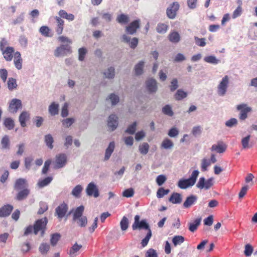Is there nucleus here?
Here are the masks:
<instances>
[{
	"instance_id": "f257e3e1",
	"label": "nucleus",
	"mask_w": 257,
	"mask_h": 257,
	"mask_svg": "<svg viewBox=\"0 0 257 257\" xmlns=\"http://www.w3.org/2000/svg\"><path fill=\"white\" fill-rule=\"evenodd\" d=\"M84 207L81 205L75 209L72 210L70 213H72L73 220L80 227H85L87 224V217L83 215Z\"/></svg>"
},
{
	"instance_id": "f03ea898",
	"label": "nucleus",
	"mask_w": 257,
	"mask_h": 257,
	"mask_svg": "<svg viewBox=\"0 0 257 257\" xmlns=\"http://www.w3.org/2000/svg\"><path fill=\"white\" fill-rule=\"evenodd\" d=\"M48 223V219L46 217L38 220L36 221L34 226L30 225L28 226L25 231L24 234L27 235L34 230L35 234H37L39 231H41V236H43L45 233L46 226Z\"/></svg>"
},
{
	"instance_id": "7ed1b4c3",
	"label": "nucleus",
	"mask_w": 257,
	"mask_h": 257,
	"mask_svg": "<svg viewBox=\"0 0 257 257\" xmlns=\"http://www.w3.org/2000/svg\"><path fill=\"white\" fill-rule=\"evenodd\" d=\"M199 173V172L198 170L193 171L191 176L188 179H180L178 181V186L182 189H185L193 186L196 181Z\"/></svg>"
},
{
	"instance_id": "20e7f679",
	"label": "nucleus",
	"mask_w": 257,
	"mask_h": 257,
	"mask_svg": "<svg viewBox=\"0 0 257 257\" xmlns=\"http://www.w3.org/2000/svg\"><path fill=\"white\" fill-rule=\"evenodd\" d=\"M229 83V77L225 75L219 82L217 87V92L219 96H223L225 95Z\"/></svg>"
},
{
	"instance_id": "39448f33",
	"label": "nucleus",
	"mask_w": 257,
	"mask_h": 257,
	"mask_svg": "<svg viewBox=\"0 0 257 257\" xmlns=\"http://www.w3.org/2000/svg\"><path fill=\"white\" fill-rule=\"evenodd\" d=\"M214 179L213 177L207 180H206L204 177H201L196 184V187L201 190H208L214 185Z\"/></svg>"
},
{
	"instance_id": "423d86ee",
	"label": "nucleus",
	"mask_w": 257,
	"mask_h": 257,
	"mask_svg": "<svg viewBox=\"0 0 257 257\" xmlns=\"http://www.w3.org/2000/svg\"><path fill=\"white\" fill-rule=\"evenodd\" d=\"M71 53V48L69 45H61L56 49L54 55L56 57H60L66 56Z\"/></svg>"
},
{
	"instance_id": "0eeeda50",
	"label": "nucleus",
	"mask_w": 257,
	"mask_h": 257,
	"mask_svg": "<svg viewBox=\"0 0 257 257\" xmlns=\"http://www.w3.org/2000/svg\"><path fill=\"white\" fill-rule=\"evenodd\" d=\"M140 217L138 215H136L135 216V221L132 225L133 229L135 230L138 229H145L148 230V231H149V229H151L146 220L145 219H144L140 221Z\"/></svg>"
},
{
	"instance_id": "6e6552de",
	"label": "nucleus",
	"mask_w": 257,
	"mask_h": 257,
	"mask_svg": "<svg viewBox=\"0 0 257 257\" xmlns=\"http://www.w3.org/2000/svg\"><path fill=\"white\" fill-rule=\"evenodd\" d=\"M85 191L86 194L89 196L97 198L99 195L98 188L94 182H91L87 185Z\"/></svg>"
},
{
	"instance_id": "1a4fd4ad",
	"label": "nucleus",
	"mask_w": 257,
	"mask_h": 257,
	"mask_svg": "<svg viewBox=\"0 0 257 257\" xmlns=\"http://www.w3.org/2000/svg\"><path fill=\"white\" fill-rule=\"evenodd\" d=\"M236 108L240 111L239 118L241 120H244L247 117V113L252 110L250 107L247 106L246 104L242 103L237 106Z\"/></svg>"
},
{
	"instance_id": "9d476101",
	"label": "nucleus",
	"mask_w": 257,
	"mask_h": 257,
	"mask_svg": "<svg viewBox=\"0 0 257 257\" xmlns=\"http://www.w3.org/2000/svg\"><path fill=\"white\" fill-rule=\"evenodd\" d=\"M180 7L178 2H173L167 9L166 14L168 17L171 19H173L176 16V13Z\"/></svg>"
},
{
	"instance_id": "9b49d317",
	"label": "nucleus",
	"mask_w": 257,
	"mask_h": 257,
	"mask_svg": "<svg viewBox=\"0 0 257 257\" xmlns=\"http://www.w3.org/2000/svg\"><path fill=\"white\" fill-rule=\"evenodd\" d=\"M22 103L20 99L14 98L10 102L9 110L11 113H16L18 110L22 108Z\"/></svg>"
},
{
	"instance_id": "f8f14e48",
	"label": "nucleus",
	"mask_w": 257,
	"mask_h": 257,
	"mask_svg": "<svg viewBox=\"0 0 257 257\" xmlns=\"http://www.w3.org/2000/svg\"><path fill=\"white\" fill-rule=\"evenodd\" d=\"M147 90L149 93H156L158 90V83L153 78H149L146 81Z\"/></svg>"
},
{
	"instance_id": "ddd939ff",
	"label": "nucleus",
	"mask_w": 257,
	"mask_h": 257,
	"mask_svg": "<svg viewBox=\"0 0 257 257\" xmlns=\"http://www.w3.org/2000/svg\"><path fill=\"white\" fill-rule=\"evenodd\" d=\"M67 163V156L65 154H60L56 156L55 168L58 169L64 167Z\"/></svg>"
},
{
	"instance_id": "4468645a",
	"label": "nucleus",
	"mask_w": 257,
	"mask_h": 257,
	"mask_svg": "<svg viewBox=\"0 0 257 257\" xmlns=\"http://www.w3.org/2000/svg\"><path fill=\"white\" fill-rule=\"evenodd\" d=\"M118 117L115 114H111L107 120V125L110 131L115 130L118 126Z\"/></svg>"
},
{
	"instance_id": "2eb2a0df",
	"label": "nucleus",
	"mask_w": 257,
	"mask_h": 257,
	"mask_svg": "<svg viewBox=\"0 0 257 257\" xmlns=\"http://www.w3.org/2000/svg\"><path fill=\"white\" fill-rule=\"evenodd\" d=\"M68 210V206L66 204L63 203L60 204L56 208V213L59 218H63L66 214Z\"/></svg>"
},
{
	"instance_id": "dca6fc26",
	"label": "nucleus",
	"mask_w": 257,
	"mask_h": 257,
	"mask_svg": "<svg viewBox=\"0 0 257 257\" xmlns=\"http://www.w3.org/2000/svg\"><path fill=\"white\" fill-rule=\"evenodd\" d=\"M139 27L140 21L135 20L126 27V31L130 34H134L136 32L137 29H138Z\"/></svg>"
},
{
	"instance_id": "f3484780",
	"label": "nucleus",
	"mask_w": 257,
	"mask_h": 257,
	"mask_svg": "<svg viewBox=\"0 0 257 257\" xmlns=\"http://www.w3.org/2000/svg\"><path fill=\"white\" fill-rule=\"evenodd\" d=\"M5 59L8 61H10L13 58V53L14 52V49L12 47H7L6 49L1 50Z\"/></svg>"
},
{
	"instance_id": "a211bd4d",
	"label": "nucleus",
	"mask_w": 257,
	"mask_h": 257,
	"mask_svg": "<svg viewBox=\"0 0 257 257\" xmlns=\"http://www.w3.org/2000/svg\"><path fill=\"white\" fill-rule=\"evenodd\" d=\"M197 200V197L194 195L187 197L183 203V207L185 208H188L194 204Z\"/></svg>"
},
{
	"instance_id": "6ab92c4d",
	"label": "nucleus",
	"mask_w": 257,
	"mask_h": 257,
	"mask_svg": "<svg viewBox=\"0 0 257 257\" xmlns=\"http://www.w3.org/2000/svg\"><path fill=\"white\" fill-rule=\"evenodd\" d=\"M173 147L174 143L168 138L164 139L160 145V148L165 150H171Z\"/></svg>"
},
{
	"instance_id": "aec40b11",
	"label": "nucleus",
	"mask_w": 257,
	"mask_h": 257,
	"mask_svg": "<svg viewBox=\"0 0 257 257\" xmlns=\"http://www.w3.org/2000/svg\"><path fill=\"white\" fill-rule=\"evenodd\" d=\"M226 145L222 143H218L212 146L211 148V151H214L217 153H222L226 149Z\"/></svg>"
},
{
	"instance_id": "412c9836",
	"label": "nucleus",
	"mask_w": 257,
	"mask_h": 257,
	"mask_svg": "<svg viewBox=\"0 0 257 257\" xmlns=\"http://www.w3.org/2000/svg\"><path fill=\"white\" fill-rule=\"evenodd\" d=\"M13 209V206L6 205L0 208V217H4L9 216Z\"/></svg>"
},
{
	"instance_id": "4be33fe9",
	"label": "nucleus",
	"mask_w": 257,
	"mask_h": 257,
	"mask_svg": "<svg viewBox=\"0 0 257 257\" xmlns=\"http://www.w3.org/2000/svg\"><path fill=\"white\" fill-rule=\"evenodd\" d=\"M115 148V143L111 142L109 144L108 147L105 150L104 161H107L110 158Z\"/></svg>"
},
{
	"instance_id": "5701e85b",
	"label": "nucleus",
	"mask_w": 257,
	"mask_h": 257,
	"mask_svg": "<svg viewBox=\"0 0 257 257\" xmlns=\"http://www.w3.org/2000/svg\"><path fill=\"white\" fill-rule=\"evenodd\" d=\"M115 148V143L111 142L109 144L108 147L105 150L104 161H107L110 158Z\"/></svg>"
},
{
	"instance_id": "b1692460",
	"label": "nucleus",
	"mask_w": 257,
	"mask_h": 257,
	"mask_svg": "<svg viewBox=\"0 0 257 257\" xmlns=\"http://www.w3.org/2000/svg\"><path fill=\"white\" fill-rule=\"evenodd\" d=\"M30 118V113L26 111H23L19 116V121L22 127L26 126V121Z\"/></svg>"
},
{
	"instance_id": "393cba45",
	"label": "nucleus",
	"mask_w": 257,
	"mask_h": 257,
	"mask_svg": "<svg viewBox=\"0 0 257 257\" xmlns=\"http://www.w3.org/2000/svg\"><path fill=\"white\" fill-rule=\"evenodd\" d=\"M28 186L27 181L23 178H20L16 180L14 188L16 190H20L25 188Z\"/></svg>"
},
{
	"instance_id": "a878e982",
	"label": "nucleus",
	"mask_w": 257,
	"mask_h": 257,
	"mask_svg": "<svg viewBox=\"0 0 257 257\" xmlns=\"http://www.w3.org/2000/svg\"><path fill=\"white\" fill-rule=\"evenodd\" d=\"M57 22V27L56 28V31L58 35L62 33L63 30V26L64 21L60 17L56 16L55 18Z\"/></svg>"
},
{
	"instance_id": "bb28decb",
	"label": "nucleus",
	"mask_w": 257,
	"mask_h": 257,
	"mask_svg": "<svg viewBox=\"0 0 257 257\" xmlns=\"http://www.w3.org/2000/svg\"><path fill=\"white\" fill-rule=\"evenodd\" d=\"M168 38L169 40L173 43H178L180 41V35L176 31L171 32Z\"/></svg>"
},
{
	"instance_id": "cd10ccee",
	"label": "nucleus",
	"mask_w": 257,
	"mask_h": 257,
	"mask_svg": "<svg viewBox=\"0 0 257 257\" xmlns=\"http://www.w3.org/2000/svg\"><path fill=\"white\" fill-rule=\"evenodd\" d=\"M144 65L145 62L141 61L135 66L134 71L135 75H141L143 73Z\"/></svg>"
},
{
	"instance_id": "c85d7f7f",
	"label": "nucleus",
	"mask_w": 257,
	"mask_h": 257,
	"mask_svg": "<svg viewBox=\"0 0 257 257\" xmlns=\"http://www.w3.org/2000/svg\"><path fill=\"white\" fill-rule=\"evenodd\" d=\"M103 75L107 79H113L115 76V69L113 67L110 66L103 71Z\"/></svg>"
},
{
	"instance_id": "c756f323",
	"label": "nucleus",
	"mask_w": 257,
	"mask_h": 257,
	"mask_svg": "<svg viewBox=\"0 0 257 257\" xmlns=\"http://www.w3.org/2000/svg\"><path fill=\"white\" fill-rule=\"evenodd\" d=\"M169 200L173 204H179L182 201V197L180 194L178 193H173Z\"/></svg>"
},
{
	"instance_id": "7c9ffc66",
	"label": "nucleus",
	"mask_w": 257,
	"mask_h": 257,
	"mask_svg": "<svg viewBox=\"0 0 257 257\" xmlns=\"http://www.w3.org/2000/svg\"><path fill=\"white\" fill-rule=\"evenodd\" d=\"M59 16L63 19H65L69 21H72L74 20V15L72 14H68L65 11L61 10L59 12Z\"/></svg>"
},
{
	"instance_id": "2f4dec72",
	"label": "nucleus",
	"mask_w": 257,
	"mask_h": 257,
	"mask_svg": "<svg viewBox=\"0 0 257 257\" xmlns=\"http://www.w3.org/2000/svg\"><path fill=\"white\" fill-rule=\"evenodd\" d=\"M59 104L55 102H52L49 106V112L52 115H55L59 112Z\"/></svg>"
},
{
	"instance_id": "473e14b6",
	"label": "nucleus",
	"mask_w": 257,
	"mask_h": 257,
	"mask_svg": "<svg viewBox=\"0 0 257 257\" xmlns=\"http://www.w3.org/2000/svg\"><path fill=\"white\" fill-rule=\"evenodd\" d=\"M82 245L75 243L69 250L70 257H75L77 255V252L81 248Z\"/></svg>"
},
{
	"instance_id": "72a5a7b5",
	"label": "nucleus",
	"mask_w": 257,
	"mask_h": 257,
	"mask_svg": "<svg viewBox=\"0 0 257 257\" xmlns=\"http://www.w3.org/2000/svg\"><path fill=\"white\" fill-rule=\"evenodd\" d=\"M201 220V218H198L196 219L193 222L189 223V230L191 232H194L197 229L198 226L200 225Z\"/></svg>"
},
{
	"instance_id": "f704fd0d",
	"label": "nucleus",
	"mask_w": 257,
	"mask_h": 257,
	"mask_svg": "<svg viewBox=\"0 0 257 257\" xmlns=\"http://www.w3.org/2000/svg\"><path fill=\"white\" fill-rule=\"evenodd\" d=\"M30 193V190L27 188L23 189L20 191L16 197V198L18 200H22L27 198L28 195Z\"/></svg>"
},
{
	"instance_id": "c9c22d12",
	"label": "nucleus",
	"mask_w": 257,
	"mask_h": 257,
	"mask_svg": "<svg viewBox=\"0 0 257 257\" xmlns=\"http://www.w3.org/2000/svg\"><path fill=\"white\" fill-rule=\"evenodd\" d=\"M204 60L205 62L212 64H217L219 63L220 61L215 56L210 55L205 57L204 58Z\"/></svg>"
},
{
	"instance_id": "e433bc0d",
	"label": "nucleus",
	"mask_w": 257,
	"mask_h": 257,
	"mask_svg": "<svg viewBox=\"0 0 257 257\" xmlns=\"http://www.w3.org/2000/svg\"><path fill=\"white\" fill-rule=\"evenodd\" d=\"M4 125L9 130H12L14 128L15 123L14 120L10 117L6 118L4 121Z\"/></svg>"
},
{
	"instance_id": "4c0bfd02",
	"label": "nucleus",
	"mask_w": 257,
	"mask_h": 257,
	"mask_svg": "<svg viewBox=\"0 0 257 257\" xmlns=\"http://www.w3.org/2000/svg\"><path fill=\"white\" fill-rule=\"evenodd\" d=\"M82 190V186L81 185H77L73 189L71 194L76 198H79Z\"/></svg>"
},
{
	"instance_id": "58836bf2",
	"label": "nucleus",
	"mask_w": 257,
	"mask_h": 257,
	"mask_svg": "<svg viewBox=\"0 0 257 257\" xmlns=\"http://www.w3.org/2000/svg\"><path fill=\"white\" fill-rule=\"evenodd\" d=\"M185 240L182 235H175L172 238V242L175 246L181 244Z\"/></svg>"
},
{
	"instance_id": "ea45409f",
	"label": "nucleus",
	"mask_w": 257,
	"mask_h": 257,
	"mask_svg": "<svg viewBox=\"0 0 257 257\" xmlns=\"http://www.w3.org/2000/svg\"><path fill=\"white\" fill-rule=\"evenodd\" d=\"M150 148L149 145L147 143H143L139 147V150L142 155H146Z\"/></svg>"
},
{
	"instance_id": "a19ab883",
	"label": "nucleus",
	"mask_w": 257,
	"mask_h": 257,
	"mask_svg": "<svg viewBox=\"0 0 257 257\" xmlns=\"http://www.w3.org/2000/svg\"><path fill=\"white\" fill-rule=\"evenodd\" d=\"M45 142L47 146L50 149L53 148V143L54 142L53 138L51 135L48 134L45 136Z\"/></svg>"
},
{
	"instance_id": "79ce46f5",
	"label": "nucleus",
	"mask_w": 257,
	"mask_h": 257,
	"mask_svg": "<svg viewBox=\"0 0 257 257\" xmlns=\"http://www.w3.org/2000/svg\"><path fill=\"white\" fill-rule=\"evenodd\" d=\"M1 145L3 149H10V140L7 135H5L3 137L1 140Z\"/></svg>"
},
{
	"instance_id": "37998d69",
	"label": "nucleus",
	"mask_w": 257,
	"mask_h": 257,
	"mask_svg": "<svg viewBox=\"0 0 257 257\" xmlns=\"http://www.w3.org/2000/svg\"><path fill=\"white\" fill-rule=\"evenodd\" d=\"M168 28V26L167 24L164 23H159L157 25L156 30L157 32L159 33L164 34L167 31Z\"/></svg>"
},
{
	"instance_id": "c03bdc74",
	"label": "nucleus",
	"mask_w": 257,
	"mask_h": 257,
	"mask_svg": "<svg viewBox=\"0 0 257 257\" xmlns=\"http://www.w3.org/2000/svg\"><path fill=\"white\" fill-rule=\"evenodd\" d=\"M211 165V161L209 159L204 158L201 161V169L202 171H206L207 170V168Z\"/></svg>"
},
{
	"instance_id": "a18cd8bd",
	"label": "nucleus",
	"mask_w": 257,
	"mask_h": 257,
	"mask_svg": "<svg viewBox=\"0 0 257 257\" xmlns=\"http://www.w3.org/2000/svg\"><path fill=\"white\" fill-rule=\"evenodd\" d=\"M18 86L17 81L13 78H9L8 81V87L10 90L16 89Z\"/></svg>"
},
{
	"instance_id": "49530a36",
	"label": "nucleus",
	"mask_w": 257,
	"mask_h": 257,
	"mask_svg": "<svg viewBox=\"0 0 257 257\" xmlns=\"http://www.w3.org/2000/svg\"><path fill=\"white\" fill-rule=\"evenodd\" d=\"M168 73V68L165 67L163 69H161L159 72V77L161 81H164L167 78V74Z\"/></svg>"
},
{
	"instance_id": "de8ad7c7",
	"label": "nucleus",
	"mask_w": 257,
	"mask_h": 257,
	"mask_svg": "<svg viewBox=\"0 0 257 257\" xmlns=\"http://www.w3.org/2000/svg\"><path fill=\"white\" fill-rule=\"evenodd\" d=\"M116 21L120 24H126L129 22V17L126 15L121 14L117 17Z\"/></svg>"
},
{
	"instance_id": "09e8293b",
	"label": "nucleus",
	"mask_w": 257,
	"mask_h": 257,
	"mask_svg": "<svg viewBox=\"0 0 257 257\" xmlns=\"http://www.w3.org/2000/svg\"><path fill=\"white\" fill-rule=\"evenodd\" d=\"M187 95L186 92L182 89H178L175 94V98L176 100H180L186 97Z\"/></svg>"
},
{
	"instance_id": "8fccbe9b",
	"label": "nucleus",
	"mask_w": 257,
	"mask_h": 257,
	"mask_svg": "<svg viewBox=\"0 0 257 257\" xmlns=\"http://www.w3.org/2000/svg\"><path fill=\"white\" fill-rule=\"evenodd\" d=\"M52 177H48L43 180H40L38 183L39 187L42 188L48 185L52 180Z\"/></svg>"
},
{
	"instance_id": "3c124183",
	"label": "nucleus",
	"mask_w": 257,
	"mask_h": 257,
	"mask_svg": "<svg viewBox=\"0 0 257 257\" xmlns=\"http://www.w3.org/2000/svg\"><path fill=\"white\" fill-rule=\"evenodd\" d=\"M107 99L110 101L112 105H115L118 103L119 97L117 95L114 93H111L108 96Z\"/></svg>"
},
{
	"instance_id": "603ef678",
	"label": "nucleus",
	"mask_w": 257,
	"mask_h": 257,
	"mask_svg": "<svg viewBox=\"0 0 257 257\" xmlns=\"http://www.w3.org/2000/svg\"><path fill=\"white\" fill-rule=\"evenodd\" d=\"M39 31L42 35L45 37L52 36V35L50 34V29L47 26H42L40 28Z\"/></svg>"
},
{
	"instance_id": "864d4df0",
	"label": "nucleus",
	"mask_w": 257,
	"mask_h": 257,
	"mask_svg": "<svg viewBox=\"0 0 257 257\" xmlns=\"http://www.w3.org/2000/svg\"><path fill=\"white\" fill-rule=\"evenodd\" d=\"M162 112L165 114L169 116H172L174 114L172 107L169 105H166L165 106H164L162 108Z\"/></svg>"
},
{
	"instance_id": "5fc2aeb1",
	"label": "nucleus",
	"mask_w": 257,
	"mask_h": 257,
	"mask_svg": "<svg viewBox=\"0 0 257 257\" xmlns=\"http://www.w3.org/2000/svg\"><path fill=\"white\" fill-rule=\"evenodd\" d=\"M75 121L74 118H67L63 119L62 121V125L65 127H69Z\"/></svg>"
},
{
	"instance_id": "6e6d98bb",
	"label": "nucleus",
	"mask_w": 257,
	"mask_h": 257,
	"mask_svg": "<svg viewBox=\"0 0 257 257\" xmlns=\"http://www.w3.org/2000/svg\"><path fill=\"white\" fill-rule=\"evenodd\" d=\"M152 236V231L149 229L146 237L142 240L141 244L143 247H145L148 243V242Z\"/></svg>"
},
{
	"instance_id": "4d7b16f0",
	"label": "nucleus",
	"mask_w": 257,
	"mask_h": 257,
	"mask_svg": "<svg viewBox=\"0 0 257 257\" xmlns=\"http://www.w3.org/2000/svg\"><path fill=\"white\" fill-rule=\"evenodd\" d=\"M87 53V49L84 47L80 48L78 50V59L80 61L84 60L85 56Z\"/></svg>"
},
{
	"instance_id": "13d9d810",
	"label": "nucleus",
	"mask_w": 257,
	"mask_h": 257,
	"mask_svg": "<svg viewBox=\"0 0 257 257\" xmlns=\"http://www.w3.org/2000/svg\"><path fill=\"white\" fill-rule=\"evenodd\" d=\"M120 227L122 230H125L127 229L128 226V219L123 216L120 222Z\"/></svg>"
},
{
	"instance_id": "bf43d9fd",
	"label": "nucleus",
	"mask_w": 257,
	"mask_h": 257,
	"mask_svg": "<svg viewBox=\"0 0 257 257\" xmlns=\"http://www.w3.org/2000/svg\"><path fill=\"white\" fill-rule=\"evenodd\" d=\"M170 192L169 189H164L163 188H159L157 192V196L159 198L163 197L165 195L168 194Z\"/></svg>"
},
{
	"instance_id": "052dcab7",
	"label": "nucleus",
	"mask_w": 257,
	"mask_h": 257,
	"mask_svg": "<svg viewBox=\"0 0 257 257\" xmlns=\"http://www.w3.org/2000/svg\"><path fill=\"white\" fill-rule=\"evenodd\" d=\"M179 130L175 127H173L169 130L168 135L171 138H176L179 135Z\"/></svg>"
},
{
	"instance_id": "680f3d73",
	"label": "nucleus",
	"mask_w": 257,
	"mask_h": 257,
	"mask_svg": "<svg viewBox=\"0 0 257 257\" xmlns=\"http://www.w3.org/2000/svg\"><path fill=\"white\" fill-rule=\"evenodd\" d=\"M50 249V245L46 243H42L39 247V251L42 253H46Z\"/></svg>"
},
{
	"instance_id": "e2e57ef3",
	"label": "nucleus",
	"mask_w": 257,
	"mask_h": 257,
	"mask_svg": "<svg viewBox=\"0 0 257 257\" xmlns=\"http://www.w3.org/2000/svg\"><path fill=\"white\" fill-rule=\"evenodd\" d=\"M250 138V135H248L247 136L242 139L241 144H242V148L243 149H247L250 147L249 145Z\"/></svg>"
},
{
	"instance_id": "0e129e2a",
	"label": "nucleus",
	"mask_w": 257,
	"mask_h": 257,
	"mask_svg": "<svg viewBox=\"0 0 257 257\" xmlns=\"http://www.w3.org/2000/svg\"><path fill=\"white\" fill-rule=\"evenodd\" d=\"M242 13V7H237V8L233 11L232 18L233 19H236V18L241 16Z\"/></svg>"
},
{
	"instance_id": "69168bd1",
	"label": "nucleus",
	"mask_w": 257,
	"mask_h": 257,
	"mask_svg": "<svg viewBox=\"0 0 257 257\" xmlns=\"http://www.w3.org/2000/svg\"><path fill=\"white\" fill-rule=\"evenodd\" d=\"M145 257H158V255L156 250L150 248L147 250Z\"/></svg>"
},
{
	"instance_id": "338daca9",
	"label": "nucleus",
	"mask_w": 257,
	"mask_h": 257,
	"mask_svg": "<svg viewBox=\"0 0 257 257\" xmlns=\"http://www.w3.org/2000/svg\"><path fill=\"white\" fill-rule=\"evenodd\" d=\"M60 238V235L59 233H55L52 234L50 239L51 244L53 246L55 245L58 241L59 240Z\"/></svg>"
},
{
	"instance_id": "774afa93",
	"label": "nucleus",
	"mask_w": 257,
	"mask_h": 257,
	"mask_svg": "<svg viewBox=\"0 0 257 257\" xmlns=\"http://www.w3.org/2000/svg\"><path fill=\"white\" fill-rule=\"evenodd\" d=\"M137 125V122H134L133 124L128 126L125 132L129 134H134L136 130Z\"/></svg>"
}]
</instances>
